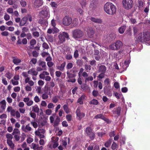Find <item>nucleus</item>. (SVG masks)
Masks as SVG:
<instances>
[{"instance_id": "obj_1", "label": "nucleus", "mask_w": 150, "mask_h": 150, "mask_svg": "<svg viewBox=\"0 0 150 150\" xmlns=\"http://www.w3.org/2000/svg\"><path fill=\"white\" fill-rule=\"evenodd\" d=\"M105 11L109 15H112L116 12V8L115 6L111 3L107 2L104 5Z\"/></svg>"}, {"instance_id": "obj_2", "label": "nucleus", "mask_w": 150, "mask_h": 150, "mask_svg": "<svg viewBox=\"0 0 150 150\" xmlns=\"http://www.w3.org/2000/svg\"><path fill=\"white\" fill-rule=\"evenodd\" d=\"M140 33L139 35L138 38V40L140 42H143L146 41L150 40V32H146L144 33L143 34Z\"/></svg>"}, {"instance_id": "obj_3", "label": "nucleus", "mask_w": 150, "mask_h": 150, "mask_svg": "<svg viewBox=\"0 0 150 150\" xmlns=\"http://www.w3.org/2000/svg\"><path fill=\"white\" fill-rule=\"evenodd\" d=\"M72 37L75 40L81 39L83 35V31L79 29L74 30L72 32Z\"/></svg>"}, {"instance_id": "obj_4", "label": "nucleus", "mask_w": 150, "mask_h": 150, "mask_svg": "<svg viewBox=\"0 0 150 150\" xmlns=\"http://www.w3.org/2000/svg\"><path fill=\"white\" fill-rule=\"evenodd\" d=\"M122 46V42L119 40H117L115 42L110 45L109 48L111 50H118Z\"/></svg>"}, {"instance_id": "obj_5", "label": "nucleus", "mask_w": 150, "mask_h": 150, "mask_svg": "<svg viewBox=\"0 0 150 150\" xmlns=\"http://www.w3.org/2000/svg\"><path fill=\"white\" fill-rule=\"evenodd\" d=\"M122 3L123 7L127 10L131 9L133 6V2L132 0H123Z\"/></svg>"}, {"instance_id": "obj_6", "label": "nucleus", "mask_w": 150, "mask_h": 150, "mask_svg": "<svg viewBox=\"0 0 150 150\" xmlns=\"http://www.w3.org/2000/svg\"><path fill=\"white\" fill-rule=\"evenodd\" d=\"M85 132L91 140H93L95 138V133L93 132L91 127H88L86 128Z\"/></svg>"}, {"instance_id": "obj_7", "label": "nucleus", "mask_w": 150, "mask_h": 150, "mask_svg": "<svg viewBox=\"0 0 150 150\" xmlns=\"http://www.w3.org/2000/svg\"><path fill=\"white\" fill-rule=\"evenodd\" d=\"M60 43H62L65 40V39H69V37L68 34L65 32H63L60 33L58 36Z\"/></svg>"}, {"instance_id": "obj_8", "label": "nucleus", "mask_w": 150, "mask_h": 150, "mask_svg": "<svg viewBox=\"0 0 150 150\" xmlns=\"http://www.w3.org/2000/svg\"><path fill=\"white\" fill-rule=\"evenodd\" d=\"M49 10L46 7L45 8V9L42 10L40 13V16L41 18H45L47 17H49L50 16L49 13H48Z\"/></svg>"}, {"instance_id": "obj_9", "label": "nucleus", "mask_w": 150, "mask_h": 150, "mask_svg": "<svg viewBox=\"0 0 150 150\" xmlns=\"http://www.w3.org/2000/svg\"><path fill=\"white\" fill-rule=\"evenodd\" d=\"M72 22V20L69 16H65L63 19V23L65 26H68L70 25Z\"/></svg>"}, {"instance_id": "obj_10", "label": "nucleus", "mask_w": 150, "mask_h": 150, "mask_svg": "<svg viewBox=\"0 0 150 150\" xmlns=\"http://www.w3.org/2000/svg\"><path fill=\"white\" fill-rule=\"evenodd\" d=\"M104 92L109 97L112 96V89L110 86H105L104 88Z\"/></svg>"}, {"instance_id": "obj_11", "label": "nucleus", "mask_w": 150, "mask_h": 150, "mask_svg": "<svg viewBox=\"0 0 150 150\" xmlns=\"http://www.w3.org/2000/svg\"><path fill=\"white\" fill-rule=\"evenodd\" d=\"M86 32L88 37L90 38H92L93 37L95 33V31L91 27H88L87 29Z\"/></svg>"}, {"instance_id": "obj_12", "label": "nucleus", "mask_w": 150, "mask_h": 150, "mask_svg": "<svg viewBox=\"0 0 150 150\" xmlns=\"http://www.w3.org/2000/svg\"><path fill=\"white\" fill-rule=\"evenodd\" d=\"M28 18L26 17L25 16L23 17L19 23V26H22L24 25H27L28 23L27 22Z\"/></svg>"}, {"instance_id": "obj_13", "label": "nucleus", "mask_w": 150, "mask_h": 150, "mask_svg": "<svg viewBox=\"0 0 150 150\" xmlns=\"http://www.w3.org/2000/svg\"><path fill=\"white\" fill-rule=\"evenodd\" d=\"M43 4L42 0H36L34 3V7L35 8H38Z\"/></svg>"}, {"instance_id": "obj_14", "label": "nucleus", "mask_w": 150, "mask_h": 150, "mask_svg": "<svg viewBox=\"0 0 150 150\" xmlns=\"http://www.w3.org/2000/svg\"><path fill=\"white\" fill-rule=\"evenodd\" d=\"M76 113L77 116L79 117V120H80L85 116V114L84 113L80 112V110L79 108H77L76 111Z\"/></svg>"}, {"instance_id": "obj_15", "label": "nucleus", "mask_w": 150, "mask_h": 150, "mask_svg": "<svg viewBox=\"0 0 150 150\" xmlns=\"http://www.w3.org/2000/svg\"><path fill=\"white\" fill-rule=\"evenodd\" d=\"M121 110V108L119 107L116 108H115L112 112L113 114H117V117H118L120 115Z\"/></svg>"}, {"instance_id": "obj_16", "label": "nucleus", "mask_w": 150, "mask_h": 150, "mask_svg": "<svg viewBox=\"0 0 150 150\" xmlns=\"http://www.w3.org/2000/svg\"><path fill=\"white\" fill-rule=\"evenodd\" d=\"M90 20L92 21L97 23L101 24L102 23V20L100 18H98L92 17L90 18Z\"/></svg>"}, {"instance_id": "obj_17", "label": "nucleus", "mask_w": 150, "mask_h": 150, "mask_svg": "<svg viewBox=\"0 0 150 150\" xmlns=\"http://www.w3.org/2000/svg\"><path fill=\"white\" fill-rule=\"evenodd\" d=\"M107 69L106 67L103 65L100 66L98 69V72L105 73Z\"/></svg>"}, {"instance_id": "obj_18", "label": "nucleus", "mask_w": 150, "mask_h": 150, "mask_svg": "<svg viewBox=\"0 0 150 150\" xmlns=\"http://www.w3.org/2000/svg\"><path fill=\"white\" fill-rule=\"evenodd\" d=\"M38 62V65L39 66H41L42 68L43 69V70H46V69L45 67L46 63L45 62L41 60H39Z\"/></svg>"}, {"instance_id": "obj_19", "label": "nucleus", "mask_w": 150, "mask_h": 150, "mask_svg": "<svg viewBox=\"0 0 150 150\" xmlns=\"http://www.w3.org/2000/svg\"><path fill=\"white\" fill-rule=\"evenodd\" d=\"M65 57L67 60L71 59L73 58V57L71 52H69L67 54H65Z\"/></svg>"}, {"instance_id": "obj_20", "label": "nucleus", "mask_w": 150, "mask_h": 150, "mask_svg": "<svg viewBox=\"0 0 150 150\" xmlns=\"http://www.w3.org/2000/svg\"><path fill=\"white\" fill-rule=\"evenodd\" d=\"M116 36L115 34L114 33H112L108 37H107V38H109L108 40L109 41H111L114 40L116 38Z\"/></svg>"}, {"instance_id": "obj_21", "label": "nucleus", "mask_w": 150, "mask_h": 150, "mask_svg": "<svg viewBox=\"0 0 150 150\" xmlns=\"http://www.w3.org/2000/svg\"><path fill=\"white\" fill-rule=\"evenodd\" d=\"M85 96L82 95L80 98H79L77 102L79 103L80 104H83V101L85 99Z\"/></svg>"}, {"instance_id": "obj_22", "label": "nucleus", "mask_w": 150, "mask_h": 150, "mask_svg": "<svg viewBox=\"0 0 150 150\" xmlns=\"http://www.w3.org/2000/svg\"><path fill=\"white\" fill-rule=\"evenodd\" d=\"M126 28V26L125 25L120 27L118 30L119 33L120 34L123 33Z\"/></svg>"}, {"instance_id": "obj_23", "label": "nucleus", "mask_w": 150, "mask_h": 150, "mask_svg": "<svg viewBox=\"0 0 150 150\" xmlns=\"http://www.w3.org/2000/svg\"><path fill=\"white\" fill-rule=\"evenodd\" d=\"M39 110V108L37 105H35L34 106H32V111L34 112L38 113Z\"/></svg>"}, {"instance_id": "obj_24", "label": "nucleus", "mask_w": 150, "mask_h": 150, "mask_svg": "<svg viewBox=\"0 0 150 150\" xmlns=\"http://www.w3.org/2000/svg\"><path fill=\"white\" fill-rule=\"evenodd\" d=\"M112 140V139H109L105 143V146L106 147H109L111 145Z\"/></svg>"}, {"instance_id": "obj_25", "label": "nucleus", "mask_w": 150, "mask_h": 150, "mask_svg": "<svg viewBox=\"0 0 150 150\" xmlns=\"http://www.w3.org/2000/svg\"><path fill=\"white\" fill-rule=\"evenodd\" d=\"M7 143L8 145L12 149H13L14 147V144L11 140H7Z\"/></svg>"}, {"instance_id": "obj_26", "label": "nucleus", "mask_w": 150, "mask_h": 150, "mask_svg": "<svg viewBox=\"0 0 150 150\" xmlns=\"http://www.w3.org/2000/svg\"><path fill=\"white\" fill-rule=\"evenodd\" d=\"M98 100L94 99H93L89 102V104L91 105H97L98 104Z\"/></svg>"}, {"instance_id": "obj_27", "label": "nucleus", "mask_w": 150, "mask_h": 150, "mask_svg": "<svg viewBox=\"0 0 150 150\" xmlns=\"http://www.w3.org/2000/svg\"><path fill=\"white\" fill-rule=\"evenodd\" d=\"M20 4L22 7H25L26 6V3L25 0H19Z\"/></svg>"}, {"instance_id": "obj_28", "label": "nucleus", "mask_w": 150, "mask_h": 150, "mask_svg": "<svg viewBox=\"0 0 150 150\" xmlns=\"http://www.w3.org/2000/svg\"><path fill=\"white\" fill-rule=\"evenodd\" d=\"M49 73L47 71H44L42 73L40 74V78L42 79H44V75H48Z\"/></svg>"}, {"instance_id": "obj_29", "label": "nucleus", "mask_w": 150, "mask_h": 150, "mask_svg": "<svg viewBox=\"0 0 150 150\" xmlns=\"http://www.w3.org/2000/svg\"><path fill=\"white\" fill-rule=\"evenodd\" d=\"M63 109L65 112L67 114L69 112V110L67 105H64L63 106Z\"/></svg>"}, {"instance_id": "obj_30", "label": "nucleus", "mask_w": 150, "mask_h": 150, "mask_svg": "<svg viewBox=\"0 0 150 150\" xmlns=\"http://www.w3.org/2000/svg\"><path fill=\"white\" fill-rule=\"evenodd\" d=\"M67 76L69 79L71 78L74 77L76 76V75L74 74H72L69 72L68 71L67 73Z\"/></svg>"}, {"instance_id": "obj_31", "label": "nucleus", "mask_w": 150, "mask_h": 150, "mask_svg": "<svg viewBox=\"0 0 150 150\" xmlns=\"http://www.w3.org/2000/svg\"><path fill=\"white\" fill-rule=\"evenodd\" d=\"M67 140L68 141V143H69V141H70V139L69 138H67V137H65L64 138V140H63L62 141V142H63V145L65 146H66L67 145Z\"/></svg>"}, {"instance_id": "obj_32", "label": "nucleus", "mask_w": 150, "mask_h": 150, "mask_svg": "<svg viewBox=\"0 0 150 150\" xmlns=\"http://www.w3.org/2000/svg\"><path fill=\"white\" fill-rule=\"evenodd\" d=\"M131 29L130 27H129L126 31L125 33L126 34L129 36H130L132 35Z\"/></svg>"}, {"instance_id": "obj_33", "label": "nucleus", "mask_w": 150, "mask_h": 150, "mask_svg": "<svg viewBox=\"0 0 150 150\" xmlns=\"http://www.w3.org/2000/svg\"><path fill=\"white\" fill-rule=\"evenodd\" d=\"M13 62L14 64L17 65L21 62V60L19 59L14 58L13 59Z\"/></svg>"}, {"instance_id": "obj_34", "label": "nucleus", "mask_w": 150, "mask_h": 150, "mask_svg": "<svg viewBox=\"0 0 150 150\" xmlns=\"http://www.w3.org/2000/svg\"><path fill=\"white\" fill-rule=\"evenodd\" d=\"M60 118H59L58 117H57L54 122V125L55 126H57L58 125L60 122Z\"/></svg>"}, {"instance_id": "obj_35", "label": "nucleus", "mask_w": 150, "mask_h": 150, "mask_svg": "<svg viewBox=\"0 0 150 150\" xmlns=\"http://www.w3.org/2000/svg\"><path fill=\"white\" fill-rule=\"evenodd\" d=\"M6 137L7 138V140H11L13 139V137L12 135L10 134H6Z\"/></svg>"}, {"instance_id": "obj_36", "label": "nucleus", "mask_w": 150, "mask_h": 150, "mask_svg": "<svg viewBox=\"0 0 150 150\" xmlns=\"http://www.w3.org/2000/svg\"><path fill=\"white\" fill-rule=\"evenodd\" d=\"M104 82L105 86H109L108 85L110 84L109 79L108 78L106 79L104 81Z\"/></svg>"}, {"instance_id": "obj_37", "label": "nucleus", "mask_w": 150, "mask_h": 150, "mask_svg": "<svg viewBox=\"0 0 150 150\" xmlns=\"http://www.w3.org/2000/svg\"><path fill=\"white\" fill-rule=\"evenodd\" d=\"M117 147V144L115 142H113L111 146V148L113 150H115Z\"/></svg>"}, {"instance_id": "obj_38", "label": "nucleus", "mask_w": 150, "mask_h": 150, "mask_svg": "<svg viewBox=\"0 0 150 150\" xmlns=\"http://www.w3.org/2000/svg\"><path fill=\"white\" fill-rule=\"evenodd\" d=\"M17 0H9L8 1V4L10 5L13 4L17 1Z\"/></svg>"}, {"instance_id": "obj_39", "label": "nucleus", "mask_w": 150, "mask_h": 150, "mask_svg": "<svg viewBox=\"0 0 150 150\" xmlns=\"http://www.w3.org/2000/svg\"><path fill=\"white\" fill-rule=\"evenodd\" d=\"M36 43V40L34 39L31 40L30 41V44L31 46H33L35 45Z\"/></svg>"}, {"instance_id": "obj_40", "label": "nucleus", "mask_w": 150, "mask_h": 150, "mask_svg": "<svg viewBox=\"0 0 150 150\" xmlns=\"http://www.w3.org/2000/svg\"><path fill=\"white\" fill-rule=\"evenodd\" d=\"M81 87L83 90H86L88 88V86L86 84H83L81 85Z\"/></svg>"}, {"instance_id": "obj_41", "label": "nucleus", "mask_w": 150, "mask_h": 150, "mask_svg": "<svg viewBox=\"0 0 150 150\" xmlns=\"http://www.w3.org/2000/svg\"><path fill=\"white\" fill-rule=\"evenodd\" d=\"M52 29L53 30V33H57L59 31V30L55 27V26L52 27Z\"/></svg>"}, {"instance_id": "obj_42", "label": "nucleus", "mask_w": 150, "mask_h": 150, "mask_svg": "<svg viewBox=\"0 0 150 150\" xmlns=\"http://www.w3.org/2000/svg\"><path fill=\"white\" fill-rule=\"evenodd\" d=\"M32 34L33 36L37 38L39 36V33L37 31L33 32Z\"/></svg>"}, {"instance_id": "obj_43", "label": "nucleus", "mask_w": 150, "mask_h": 150, "mask_svg": "<svg viewBox=\"0 0 150 150\" xmlns=\"http://www.w3.org/2000/svg\"><path fill=\"white\" fill-rule=\"evenodd\" d=\"M76 63L78 65L81 66L83 64V62L81 60L78 59L76 61Z\"/></svg>"}, {"instance_id": "obj_44", "label": "nucleus", "mask_w": 150, "mask_h": 150, "mask_svg": "<svg viewBox=\"0 0 150 150\" xmlns=\"http://www.w3.org/2000/svg\"><path fill=\"white\" fill-rule=\"evenodd\" d=\"M74 57L75 58H76L78 57L79 56V53H78V50H76L75 51V52H74Z\"/></svg>"}, {"instance_id": "obj_45", "label": "nucleus", "mask_w": 150, "mask_h": 150, "mask_svg": "<svg viewBox=\"0 0 150 150\" xmlns=\"http://www.w3.org/2000/svg\"><path fill=\"white\" fill-rule=\"evenodd\" d=\"M5 76L9 79H10L12 77L11 74L9 71L7 72L5 74Z\"/></svg>"}, {"instance_id": "obj_46", "label": "nucleus", "mask_w": 150, "mask_h": 150, "mask_svg": "<svg viewBox=\"0 0 150 150\" xmlns=\"http://www.w3.org/2000/svg\"><path fill=\"white\" fill-rule=\"evenodd\" d=\"M38 134L42 133L43 134L45 133V129H38Z\"/></svg>"}, {"instance_id": "obj_47", "label": "nucleus", "mask_w": 150, "mask_h": 150, "mask_svg": "<svg viewBox=\"0 0 150 150\" xmlns=\"http://www.w3.org/2000/svg\"><path fill=\"white\" fill-rule=\"evenodd\" d=\"M42 47L46 49H47L49 48V47L48 44L46 42H44L42 44Z\"/></svg>"}, {"instance_id": "obj_48", "label": "nucleus", "mask_w": 150, "mask_h": 150, "mask_svg": "<svg viewBox=\"0 0 150 150\" xmlns=\"http://www.w3.org/2000/svg\"><path fill=\"white\" fill-rule=\"evenodd\" d=\"M93 80V78L92 76H90L89 77H88L87 78H86L85 80V83L86 82V81H92Z\"/></svg>"}, {"instance_id": "obj_49", "label": "nucleus", "mask_w": 150, "mask_h": 150, "mask_svg": "<svg viewBox=\"0 0 150 150\" xmlns=\"http://www.w3.org/2000/svg\"><path fill=\"white\" fill-rule=\"evenodd\" d=\"M71 71L73 73L75 74L77 73L78 71L77 68L76 67H74L71 70Z\"/></svg>"}, {"instance_id": "obj_50", "label": "nucleus", "mask_w": 150, "mask_h": 150, "mask_svg": "<svg viewBox=\"0 0 150 150\" xmlns=\"http://www.w3.org/2000/svg\"><path fill=\"white\" fill-rule=\"evenodd\" d=\"M97 134L99 137H102L103 135L105 134V133L103 132H98L97 133Z\"/></svg>"}, {"instance_id": "obj_51", "label": "nucleus", "mask_w": 150, "mask_h": 150, "mask_svg": "<svg viewBox=\"0 0 150 150\" xmlns=\"http://www.w3.org/2000/svg\"><path fill=\"white\" fill-rule=\"evenodd\" d=\"M31 73H33V75L36 76L38 74V72L35 70V69L34 68H32L31 69Z\"/></svg>"}, {"instance_id": "obj_52", "label": "nucleus", "mask_w": 150, "mask_h": 150, "mask_svg": "<svg viewBox=\"0 0 150 150\" xmlns=\"http://www.w3.org/2000/svg\"><path fill=\"white\" fill-rule=\"evenodd\" d=\"M45 22V21L44 20L40 19L39 20L38 23L41 25H44Z\"/></svg>"}, {"instance_id": "obj_53", "label": "nucleus", "mask_w": 150, "mask_h": 150, "mask_svg": "<svg viewBox=\"0 0 150 150\" xmlns=\"http://www.w3.org/2000/svg\"><path fill=\"white\" fill-rule=\"evenodd\" d=\"M37 132L36 131L35 132V134L36 135L39 136L40 138H43L45 137V136L43 134H37Z\"/></svg>"}, {"instance_id": "obj_54", "label": "nucleus", "mask_w": 150, "mask_h": 150, "mask_svg": "<svg viewBox=\"0 0 150 150\" xmlns=\"http://www.w3.org/2000/svg\"><path fill=\"white\" fill-rule=\"evenodd\" d=\"M22 32L25 33L29 30V28L26 27H24L22 28Z\"/></svg>"}, {"instance_id": "obj_55", "label": "nucleus", "mask_w": 150, "mask_h": 150, "mask_svg": "<svg viewBox=\"0 0 150 150\" xmlns=\"http://www.w3.org/2000/svg\"><path fill=\"white\" fill-rule=\"evenodd\" d=\"M101 119L106 122L107 123H109L110 122V120L108 119L105 118L103 115L101 118Z\"/></svg>"}, {"instance_id": "obj_56", "label": "nucleus", "mask_w": 150, "mask_h": 150, "mask_svg": "<svg viewBox=\"0 0 150 150\" xmlns=\"http://www.w3.org/2000/svg\"><path fill=\"white\" fill-rule=\"evenodd\" d=\"M73 67V64L71 63H69L67 64V68L68 69H69Z\"/></svg>"}, {"instance_id": "obj_57", "label": "nucleus", "mask_w": 150, "mask_h": 150, "mask_svg": "<svg viewBox=\"0 0 150 150\" xmlns=\"http://www.w3.org/2000/svg\"><path fill=\"white\" fill-rule=\"evenodd\" d=\"M51 6L52 7L56 8L57 6V4L55 2H51L50 4Z\"/></svg>"}, {"instance_id": "obj_58", "label": "nucleus", "mask_w": 150, "mask_h": 150, "mask_svg": "<svg viewBox=\"0 0 150 150\" xmlns=\"http://www.w3.org/2000/svg\"><path fill=\"white\" fill-rule=\"evenodd\" d=\"M27 42L28 41L26 38H23L22 40V44H23V45H25L27 44Z\"/></svg>"}, {"instance_id": "obj_59", "label": "nucleus", "mask_w": 150, "mask_h": 150, "mask_svg": "<svg viewBox=\"0 0 150 150\" xmlns=\"http://www.w3.org/2000/svg\"><path fill=\"white\" fill-rule=\"evenodd\" d=\"M114 85L116 89H118L120 88L119 83L117 82H115Z\"/></svg>"}, {"instance_id": "obj_60", "label": "nucleus", "mask_w": 150, "mask_h": 150, "mask_svg": "<svg viewBox=\"0 0 150 150\" xmlns=\"http://www.w3.org/2000/svg\"><path fill=\"white\" fill-rule=\"evenodd\" d=\"M92 94L93 96L96 97L98 95V92L94 90L92 92Z\"/></svg>"}, {"instance_id": "obj_61", "label": "nucleus", "mask_w": 150, "mask_h": 150, "mask_svg": "<svg viewBox=\"0 0 150 150\" xmlns=\"http://www.w3.org/2000/svg\"><path fill=\"white\" fill-rule=\"evenodd\" d=\"M104 73H101L99 74L98 76V77L100 79H102L104 77Z\"/></svg>"}, {"instance_id": "obj_62", "label": "nucleus", "mask_w": 150, "mask_h": 150, "mask_svg": "<svg viewBox=\"0 0 150 150\" xmlns=\"http://www.w3.org/2000/svg\"><path fill=\"white\" fill-rule=\"evenodd\" d=\"M33 140L31 137H29L27 140V142L28 144H30L33 142Z\"/></svg>"}, {"instance_id": "obj_63", "label": "nucleus", "mask_w": 150, "mask_h": 150, "mask_svg": "<svg viewBox=\"0 0 150 150\" xmlns=\"http://www.w3.org/2000/svg\"><path fill=\"white\" fill-rule=\"evenodd\" d=\"M32 54L33 57H37L38 55V53L35 51H33Z\"/></svg>"}, {"instance_id": "obj_64", "label": "nucleus", "mask_w": 150, "mask_h": 150, "mask_svg": "<svg viewBox=\"0 0 150 150\" xmlns=\"http://www.w3.org/2000/svg\"><path fill=\"white\" fill-rule=\"evenodd\" d=\"M56 75L57 77H60L62 74V73L59 71H57L56 72Z\"/></svg>"}]
</instances>
